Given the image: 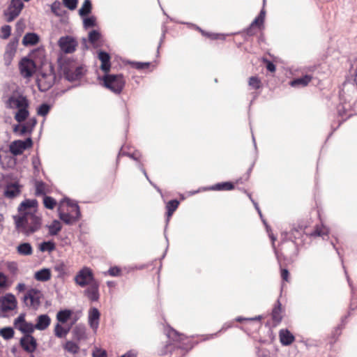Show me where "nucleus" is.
<instances>
[{
  "mask_svg": "<svg viewBox=\"0 0 357 357\" xmlns=\"http://www.w3.org/2000/svg\"><path fill=\"white\" fill-rule=\"evenodd\" d=\"M59 79L63 77L69 82H79L87 73L85 65H77L75 59L59 57L57 59Z\"/></svg>",
  "mask_w": 357,
  "mask_h": 357,
  "instance_id": "obj_1",
  "label": "nucleus"
},
{
  "mask_svg": "<svg viewBox=\"0 0 357 357\" xmlns=\"http://www.w3.org/2000/svg\"><path fill=\"white\" fill-rule=\"evenodd\" d=\"M15 229L26 236L38 231L42 226V218L36 214V210L33 212L26 211L22 215L13 216Z\"/></svg>",
  "mask_w": 357,
  "mask_h": 357,
  "instance_id": "obj_2",
  "label": "nucleus"
},
{
  "mask_svg": "<svg viewBox=\"0 0 357 357\" xmlns=\"http://www.w3.org/2000/svg\"><path fill=\"white\" fill-rule=\"evenodd\" d=\"M23 187L20 178L13 173L1 174L0 188L3 189V195L6 198L14 199L19 197Z\"/></svg>",
  "mask_w": 357,
  "mask_h": 357,
  "instance_id": "obj_3",
  "label": "nucleus"
},
{
  "mask_svg": "<svg viewBox=\"0 0 357 357\" xmlns=\"http://www.w3.org/2000/svg\"><path fill=\"white\" fill-rule=\"evenodd\" d=\"M26 313H20L17 318L14 319L13 326L20 331L23 336L20 339V344L23 345L24 342L29 339L31 344L36 345V337L32 335L34 332L33 324L26 321Z\"/></svg>",
  "mask_w": 357,
  "mask_h": 357,
  "instance_id": "obj_4",
  "label": "nucleus"
},
{
  "mask_svg": "<svg viewBox=\"0 0 357 357\" xmlns=\"http://www.w3.org/2000/svg\"><path fill=\"white\" fill-rule=\"evenodd\" d=\"M98 79L102 80V85L110 90L112 92L119 94L122 91L125 85V80L122 74L104 73L102 77H98Z\"/></svg>",
  "mask_w": 357,
  "mask_h": 357,
  "instance_id": "obj_5",
  "label": "nucleus"
},
{
  "mask_svg": "<svg viewBox=\"0 0 357 357\" xmlns=\"http://www.w3.org/2000/svg\"><path fill=\"white\" fill-rule=\"evenodd\" d=\"M5 107L8 109H17L29 102V99L18 89L13 90L8 96L2 97Z\"/></svg>",
  "mask_w": 357,
  "mask_h": 357,
  "instance_id": "obj_6",
  "label": "nucleus"
},
{
  "mask_svg": "<svg viewBox=\"0 0 357 357\" xmlns=\"http://www.w3.org/2000/svg\"><path fill=\"white\" fill-rule=\"evenodd\" d=\"M74 281L80 287H85L98 281L92 269L87 266L82 268L75 275Z\"/></svg>",
  "mask_w": 357,
  "mask_h": 357,
  "instance_id": "obj_7",
  "label": "nucleus"
},
{
  "mask_svg": "<svg viewBox=\"0 0 357 357\" xmlns=\"http://www.w3.org/2000/svg\"><path fill=\"white\" fill-rule=\"evenodd\" d=\"M40 69L36 61L32 60L29 55L23 56L19 62L20 74L24 78L31 77L33 74Z\"/></svg>",
  "mask_w": 357,
  "mask_h": 357,
  "instance_id": "obj_8",
  "label": "nucleus"
},
{
  "mask_svg": "<svg viewBox=\"0 0 357 357\" xmlns=\"http://www.w3.org/2000/svg\"><path fill=\"white\" fill-rule=\"evenodd\" d=\"M24 7L22 0H10L8 8L3 10V15L8 22L14 21L21 13Z\"/></svg>",
  "mask_w": 357,
  "mask_h": 357,
  "instance_id": "obj_9",
  "label": "nucleus"
},
{
  "mask_svg": "<svg viewBox=\"0 0 357 357\" xmlns=\"http://www.w3.org/2000/svg\"><path fill=\"white\" fill-rule=\"evenodd\" d=\"M58 45L62 52L72 54L76 50L78 43L75 37L66 35L59 39Z\"/></svg>",
  "mask_w": 357,
  "mask_h": 357,
  "instance_id": "obj_10",
  "label": "nucleus"
},
{
  "mask_svg": "<svg viewBox=\"0 0 357 357\" xmlns=\"http://www.w3.org/2000/svg\"><path fill=\"white\" fill-rule=\"evenodd\" d=\"M40 74L41 77H37L36 80V84L40 92H45L53 86L56 82V76L52 77L44 72H41Z\"/></svg>",
  "mask_w": 357,
  "mask_h": 357,
  "instance_id": "obj_11",
  "label": "nucleus"
},
{
  "mask_svg": "<svg viewBox=\"0 0 357 357\" xmlns=\"http://www.w3.org/2000/svg\"><path fill=\"white\" fill-rule=\"evenodd\" d=\"M32 60H35L38 66L41 69L47 63L45 50L43 45H40L32 50L28 54Z\"/></svg>",
  "mask_w": 357,
  "mask_h": 357,
  "instance_id": "obj_12",
  "label": "nucleus"
},
{
  "mask_svg": "<svg viewBox=\"0 0 357 357\" xmlns=\"http://www.w3.org/2000/svg\"><path fill=\"white\" fill-rule=\"evenodd\" d=\"M17 307V301L12 293H6L2 298L1 304V311H12Z\"/></svg>",
  "mask_w": 357,
  "mask_h": 357,
  "instance_id": "obj_13",
  "label": "nucleus"
},
{
  "mask_svg": "<svg viewBox=\"0 0 357 357\" xmlns=\"http://www.w3.org/2000/svg\"><path fill=\"white\" fill-rule=\"evenodd\" d=\"M97 58L101 63L100 69L104 73H109L112 66L110 54L103 50H98L97 51Z\"/></svg>",
  "mask_w": 357,
  "mask_h": 357,
  "instance_id": "obj_14",
  "label": "nucleus"
},
{
  "mask_svg": "<svg viewBox=\"0 0 357 357\" xmlns=\"http://www.w3.org/2000/svg\"><path fill=\"white\" fill-rule=\"evenodd\" d=\"M100 283L98 281L91 284L88 287L84 290V295L88 298L91 302H96L100 298Z\"/></svg>",
  "mask_w": 357,
  "mask_h": 357,
  "instance_id": "obj_15",
  "label": "nucleus"
},
{
  "mask_svg": "<svg viewBox=\"0 0 357 357\" xmlns=\"http://www.w3.org/2000/svg\"><path fill=\"white\" fill-rule=\"evenodd\" d=\"M88 41L94 49L102 45V34L98 29H91L88 32Z\"/></svg>",
  "mask_w": 357,
  "mask_h": 357,
  "instance_id": "obj_16",
  "label": "nucleus"
},
{
  "mask_svg": "<svg viewBox=\"0 0 357 357\" xmlns=\"http://www.w3.org/2000/svg\"><path fill=\"white\" fill-rule=\"evenodd\" d=\"M100 319V312L96 307H91L89 310L88 313V324L89 326L93 330L96 331L99 326Z\"/></svg>",
  "mask_w": 357,
  "mask_h": 357,
  "instance_id": "obj_17",
  "label": "nucleus"
},
{
  "mask_svg": "<svg viewBox=\"0 0 357 357\" xmlns=\"http://www.w3.org/2000/svg\"><path fill=\"white\" fill-rule=\"evenodd\" d=\"M58 215L61 221L67 225H73L79 221L82 218V212L77 211L75 215H71L69 213H65L60 209H58Z\"/></svg>",
  "mask_w": 357,
  "mask_h": 357,
  "instance_id": "obj_18",
  "label": "nucleus"
},
{
  "mask_svg": "<svg viewBox=\"0 0 357 357\" xmlns=\"http://www.w3.org/2000/svg\"><path fill=\"white\" fill-rule=\"evenodd\" d=\"M39 294H41L40 290L35 288H31L24 295L23 301L24 302H26L28 299H29L31 301V305L37 308L40 304V296Z\"/></svg>",
  "mask_w": 357,
  "mask_h": 357,
  "instance_id": "obj_19",
  "label": "nucleus"
},
{
  "mask_svg": "<svg viewBox=\"0 0 357 357\" xmlns=\"http://www.w3.org/2000/svg\"><path fill=\"white\" fill-rule=\"evenodd\" d=\"M50 324L51 318L48 314H40L36 319V324H33L34 330L44 331L48 328Z\"/></svg>",
  "mask_w": 357,
  "mask_h": 357,
  "instance_id": "obj_20",
  "label": "nucleus"
},
{
  "mask_svg": "<svg viewBox=\"0 0 357 357\" xmlns=\"http://www.w3.org/2000/svg\"><path fill=\"white\" fill-rule=\"evenodd\" d=\"M86 328L84 324H78L72 330V335L74 340L77 342L86 339Z\"/></svg>",
  "mask_w": 357,
  "mask_h": 357,
  "instance_id": "obj_21",
  "label": "nucleus"
},
{
  "mask_svg": "<svg viewBox=\"0 0 357 357\" xmlns=\"http://www.w3.org/2000/svg\"><path fill=\"white\" fill-rule=\"evenodd\" d=\"M29 102L26 105L17 109V111L14 114V119L18 123H22L26 120L30 116V112L29 110Z\"/></svg>",
  "mask_w": 357,
  "mask_h": 357,
  "instance_id": "obj_22",
  "label": "nucleus"
},
{
  "mask_svg": "<svg viewBox=\"0 0 357 357\" xmlns=\"http://www.w3.org/2000/svg\"><path fill=\"white\" fill-rule=\"evenodd\" d=\"M38 121L36 117H31L25 123H23L21 127L20 134L22 135H31L37 125Z\"/></svg>",
  "mask_w": 357,
  "mask_h": 357,
  "instance_id": "obj_23",
  "label": "nucleus"
},
{
  "mask_svg": "<svg viewBox=\"0 0 357 357\" xmlns=\"http://www.w3.org/2000/svg\"><path fill=\"white\" fill-rule=\"evenodd\" d=\"M40 42V36L35 32H27L22 38V43L25 47L37 45Z\"/></svg>",
  "mask_w": 357,
  "mask_h": 357,
  "instance_id": "obj_24",
  "label": "nucleus"
},
{
  "mask_svg": "<svg viewBox=\"0 0 357 357\" xmlns=\"http://www.w3.org/2000/svg\"><path fill=\"white\" fill-rule=\"evenodd\" d=\"M38 206V202L36 199H25L23 200L17 207V211L20 213V215L26 212L28 208H35L36 211V208Z\"/></svg>",
  "mask_w": 357,
  "mask_h": 357,
  "instance_id": "obj_25",
  "label": "nucleus"
},
{
  "mask_svg": "<svg viewBox=\"0 0 357 357\" xmlns=\"http://www.w3.org/2000/svg\"><path fill=\"white\" fill-rule=\"evenodd\" d=\"M73 313L74 312L71 309L63 308L59 310L56 315L57 322L64 324H66L68 321L71 319Z\"/></svg>",
  "mask_w": 357,
  "mask_h": 357,
  "instance_id": "obj_26",
  "label": "nucleus"
},
{
  "mask_svg": "<svg viewBox=\"0 0 357 357\" xmlns=\"http://www.w3.org/2000/svg\"><path fill=\"white\" fill-rule=\"evenodd\" d=\"M33 278L39 282H47L52 278L51 269L49 268H43L35 272Z\"/></svg>",
  "mask_w": 357,
  "mask_h": 357,
  "instance_id": "obj_27",
  "label": "nucleus"
},
{
  "mask_svg": "<svg viewBox=\"0 0 357 357\" xmlns=\"http://www.w3.org/2000/svg\"><path fill=\"white\" fill-rule=\"evenodd\" d=\"M22 139H15L9 145V151L14 156H18L23 153L24 148L22 146Z\"/></svg>",
  "mask_w": 357,
  "mask_h": 357,
  "instance_id": "obj_28",
  "label": "nucleus"
},
{
  "mask_svg": "<svg viewBox=\"0 0 357 357\" xmlns=\"http://www.w3.org/2000/svg\"><path fill=\"white\" fill-rule=\"evenodd\" d=\"M80 18L82 20L83 29L84 30H89L98 26L97 17L93 15H86Z\"/></svg>",
  "mask_w": 357,
  "mask_h": 357,
  "instance_id": "obj_29",
  "label": "nucleus"
},
{
  "mask_svg": "<svg viewBox=\"0 0 357 357\" xmlns=\"http://www.w3.org/2000/svg\"><path fill=\"white\" fill-rule=\"evenodd\" d=\"M45 227L48 229V235L54 236L59 234L62 229V225L61 222L56 219L52 220L51 224L46 225Z\"/></svg>",
  "mask_w": 357,
  "mask_h": 357,
  "instance_id": "obj_30",
  "label": "nucleus"
},
{
  "mask_svg": "<svg viewBox=\"0 0 357 357\" xmlns=\"http://www.w3.org/2000/svg\"><path fill=\"white\" fill-rule=\"evenodd\" d=\"M279 337L281 344L284 346L291 344L295 340L294 336L287 329L280 330Z\"/></svg>",
  "mask_w": 357,
  "mask_h": 357,
  "instance_id": "obj_31",
  "label": "nucleus"
},
{
  "mask_svg": "<svg viewBox=\"0 0 357 357\" xmlns=\"http://www.w3.org/2000/svg\"><path fill=\"white\" fill-rule=\"evenodd\" d=\"M17 252L22 256H29L33 253V248L30 243L22 242L17 246Z\"/></svg>",
  "mask_w": 357,
  "mask_h": 357,
  "instance_id": "obj_32",
  "label": "nucleus"
},
{
  "mask_svg": "<svg viewBox=\"0 0 357 357\" xmlns=\"http://www.w3.org/2000/svg\"><path fill=\"white\" fill-rule=\"evenodd\" d=\"M93 4L91 0H84L81 8L78 10L80 17L89 15L92 13Z\"/></svg>",
  "mask_w": 357,
  "mask_h": 357,
  "instance_id": "obj_33",
  "label": "nucleus"
},
{
  "mask_svg": "<svg viewBox=\"0 0 357 357\" xmlns=\"http://www.w3.org/2000/svg\"><path fill=\"white\" fill-rule=\"evenodd\" d=\"M63 324L57 322L54 328V335L58 338H64L69 333V327H66Z\"/></svg>",
  "mask_w": 357,
  "mask_h": 357,
  "instance_id": "obj_34",
  "label": "nucleus"
},
{
  "mask_svg": "<svg viewBox=\"0 0 357 357\" xmlns=\"http://www.w3.org/2000/svg\"><path fill=\"white\" fill-rule=\"evenodd\" d=\"M56 249V243L53 240L44 241L39 243L38 250L42 252H52Z\"/></svg>",
  "mask_w": 357,
  "mask_h": 357,
  "instance_id": "obj_35",
  "label": "nucleus"
},
{
  "mask_svg": "<svg viewBox=\"0 0 357 357\" xmlns=\"http://www.w3.org/2000/svg\"><path fill=\"white\" fill-rule=\"evenodd\" d=\"M51 11L56 17H63L67 14L66 10L61 8V3L59 1L56 0L50 5Z\"/></svg>",
  "mask_w": 357,
  "mask_h": 357,
  "instance_id": "obj_36",
  "label": "nucleus"
},
{
  "mask_svg": "<svg viewBox=\"0 0 357 357\" xmlns=\"http://www.w3.org/2000/svg\"><path fill=\"white\" fill-rule=\"evenodd\" d=\"M312 76L306 75L303 77H298L295 79L291 82V86H305L308 84V83L312 80Z\"/></svg>",
  "mask_w": 357,
  "mask_h": 357,
  "instance_id": "obj_37",
  "label": "nucleus"
},
{
  "mask_svg": "<svg viewBox=\"0 0 357 357\" xmlns=\"http://www.w3.org/2000/svg\"><path fill=\"white\" fill-rule=\"evenodd\" d=\"M47 194L46 184L43 181H36L35 183V195L37 197L45 196Z\"/></svg>",
  "mask_w": 357,
  "mask_h": 357,
  "instance_id": "obj_38",
  "label": "nucleus"
},
{
  "mask_svg": "<svg viewBox=\"0 0 357 357\" xmlns=\"http://www.w3.org/2000/svg\"><path fill=\"white\" fill-rule=\"evenodd\" d=\"M272 319L275 324H278L282 321L281 304L279 301H277V305L273 309Z\"/></svg>",
  "mask_w": 357,
  "mask_h": 357,
  "instance_id": "obj_39",
  "label": "nucleus"
},
{
  "mask_svg": "<svg viewBox=\"0 0 357 357\" xmlns=\"http://www.w3.org/2000/svg\"><path fill=\"white\" fill-rule=\"evenodd\" d=\"M178 205H179V202L176 199L170 200L167 203L166 208H167V221H169V218L172 215L174 212L176 210Z\"/></svg>",
  "mask_w": 357,
  "mask_h": 357,
  "instance_id": "obj_40",
  "label": "nucleus"
},
{
  "mask_svg": "<svg viewBox=\"0 0 357 357\" xmlns=\"http://www.w3.org/2000/svg\"><path fill=\"white\" fill-rule=\"evenodd\" d=\"M15 331L11 326H5L0 329V336L5 340H9L14 337Z\"/></svg>",
  "mask_w": 357,
  "mask_h": 357,
  "instance_id": "obj_41",
  "label": "nucleus"
},
{
  "mask_svg": "<svg viewBox=\"0 0 357 357\" xmlns=\"http://www.w3.org/2000/svg\"><path fill=\"white\" fill-rule=\"evenodd\" d=\"M63 349L70 354H76L79 351V346L72 340H68L63 345Z\"/></svg>",
  "mask_w": 357,
  "mask_h": 357,
  "instance_id": "obj_42",
  "label": "nucleus"
},
{
  "mask_svg": "<svg viewBox=\"0 0 357 357\" xmlns=\"http://www.w3.org/2000/svg\"><path fill=\"white\" fill-rule=\"evenodd\" d=\"M52 105L47 102H43L37 107V114L41 116H46L50 112Z\"/></svg>",
  "mask_w": 357,
  "mask_h": 357,
  "instance_id": "obj_43",
  "label": "nucleus"
},
{
  "mask_svg": "<svg viewBox=\"0 0 357 357\" xmlns=\"http://www.w3.org/2000/svg\"><path fill=\"white\" fill-rule=\"evenodd\" d=\"M155 68V65L151 62H137L135 61V69L139 70H145L151 72Z\"/></svg>",
  "mask_w": 357,
  "mask_h": 357,
  "instance_id": "obj_44",
  "label": "nucleus"
},
{
  "mask_svg": "<svg viewBox=\"0 0 357 357\" xmlns=\"http://www.w3.org/2000/svg\"><path fill=\"white\" fill-rule=\"evenodd\" d=\"M18 43V38L13 37L6 45L5 52L15 54Z\"/></svg>",
  "mask_w": 357,
  "mask_h": 357,
  "instance_id": "obj_45",
  "label": "nucleus"
},
{
  "mask_svg": "<svg viewBox=\"0 0 357 357\" xmlns=\"http://www.w3.org/2000/svg\"><path fill=\"white\" fill-rule=\"evenodd\" d=\"M266 15V11L263 8L259 15L253 20V22L250 24L252 26H255L256 28L260 29L261 26H263L264 22Z\"/></svg>",
  "mask_w": 357,
  "mask_h": 357,
  "instance_id": "obj_46",
  "label": "nucleus"
},
{
  "mask_svg": "<svg viewBox=\"0 0 357 357\" xmlns=\"http://www.w3.org/2000/svg\"><path fill=\"white\" fill-rule=\"evenodd\" d=\"M56 204V200L54 197L46 195L43 197V204L45 208L52 210L54 208Z\"/></svg>",
  "mask_w": 357,
  "mask_h": 357,
  "instance_id": "obj_47",
  "label": "nucleus"
},
{
  "mask_svg": "<svg viewBox=\"0 0 357 357\" xmlns=\"http://www.w3.org/2000/svg\"><path fill=\"white\" fill-rule=\"evenodd\" d=\"M234 188V186L231 182H224L215 184L212 187L215 190H231Z\"/></svg>",
  "mask_w": 357,
  "mask_h": 357,
  "instance_id": "obj_48",
  "label": "nucleus"
},
{
  "mask_svg": "<svg viewBox=\"0 0 357 357\" xmlns=\"http://www.w3.org/2000/svg\"><path fill=\"white\" fill-rule=\"evenodd\" d=\"M63 201L66 203L68 206L73 208V211L75 212V214H77V211H81L80 207L77 201L68 197H64Z\"/></svg>",
  "mask_w": 357,
  "mask_h": 357,
  "instance_id": "obj_49",
  "label": "nucleus"
},
{
  "mask_svg": "<svg viewBox=\"0 0 357 357\" xmlns=\"http://www.w3.org/2000/svg\"><path fill=\"white\" fill-rule=\"evenodd\" d=\"M23 345L20 344V346L22 348V349L29 354L33 353L37 347H38V342L37 340L36 339V345L33 347V344H31L29 339H27L24 342Z\"/></svg>",
  "mask_w": 357,
  "mask_h": 357,
  "instance_id": "obj_50",
  "label": "nucleus"
},
{
  "mask_svg": "<svg viewBox=\"0 0 357 357\" xmlns=\"http://www.w3.org/2000/svg\"><path fill=\"white\" fill-rule=\"evenodd\" d=\"M31 163L33 168V174L38 176L40 172V166L41 165L40 160L38 155L33 156Z\"/></svg>",
  "mask_w": 357,
  "mask_h": 357,
  "instance_id": "obj_51",
  "label": "nucleus"
},
{
  "mask_svg": "<svg viewBox=\"0 0 357 357\" xmlns=\"http://www.w3.org/2000/svg\"><path fill=\"white\" fill-rule=\"evenodd\" d=\"M12 28L8 24H5L1 27L0 38L1 39H8L11 34Z\"/></svg>",
  "mask_w": 357,
  "mask_h": 357,
  "instance_id": "obj_52",
  "label": "nucleus"
},
{
  "mask_svg": "<svg viewBox=\"0 0 357 357\" xmlns=\"http://www.w3.org/2000/svg\"><path fill=\"white\" fill-rule=\"evenodd\" d=\"M121 273V268L118 266H111L106 272H104V275H109L112 277H118Z\"/></svg>",
  "mask_w": 357,
  "mask_h": 357,
  "instance_id": "obj_53",
  "label": "nucleus"
},
{
  "mask_svg": "<svg viewBox=\"0 0 357 357\" xmlns=\"http://www.w3.org/2000/svg\"><path fill=\"white\" fill-rule=\"evenodd\" d=\"M6 266L7 270L10 272V273L13 275H16L18 271V265L17 263L15 261H7L6 264Z\"/></svg>",
  "mask_w": 357,
  "mask_h": 357,
  "instance_id": "obj_54",
  "label": "nucleus"
},
{
  "mask_svg": "<svg viewBox=\"0 0 357 357\" xmlns=\"http://www.w3.org/2000/svg\"><path fill=\"white\" fill-rule=\"evenodd\" d=\"M65 267L66 265L63 261H59L54 265V271L59 273L57 278H63L66 275Z\"/></svg>",
  "mask_w": 357,
  "mask_h": 357,
  "instance_id": "obj_55",
  "label": "nucleus"
},
{
  "mask_svg": "<svg viewBox=\"0 0 357 357\" xmlns=\"http://www.w3.org/2000/svg\"><path fill=\"white\" fill-rule=\"evenodd\" d=\"M25 29V24L22 20H18L15 24V36L17 37L18 39L22 36L24 30Z\"/></svg>",
  "mask_w": 357,
  "mask_h": 357,
  "instance_id": "obj_56",
  "label": "nucleus"
},
{
  "mask_svg": "<svg viewBox=\"0 0 357 357\" xmlns=\"http://www.w3.org/2000/svg\"><path fill=\"white\" fill-rule=\"evenodd\" d=\"M11 284L7 276L3 273L0 272V288L7 289Z\"/></svg>",
  "mask_w": 357,
  "mask_h": 357,
  "instance_id": "obj_57",
  "label": "nucleus"
},
{
  "mask_svg": "<svg viewBox=\"0 0 357 357\" xmlns=\"http://www.w3.org/2000/svg\"><path fill=\"white\" fill-rule=\"evenodd\" d=\"M62 3L68 9L74 10L77 6L78 0H62Z\"/></svg>",
  "mask_w": 357,
  "mask_h": 357,
  "instance_id": "obj_58",
  "label": "nucleus"
},
{
  "mask_svg": "<svg viewBox=\"0 0 357 357\" xmlns=\"http://www.w3.org/2000/svg\"><path fill=\"white\" fill-rule=\"evenodd\" d=\"M248 84L255 89H259L261 87V80L256 76L250 77Z\"/></svg>",
  "mask_w": 357,
  "mask_h": 357,
  "instance_id": "obj_59",
  "label": "nucleus"
},
{
  "mask_svg": "<svg viewBox=\"0 0 357 357\" xmlns=\"http://www.w3.org/2000/svg\"><path fill=\"white\" fill-rule=\"evenodd\" d=\"M124 149H125V146L123 145L119 151L117 158H116L117 164L119 163V158L121 156H128L132 160H134V152H127L124 150Z\"/></svg>",
  "mask_w": 357,
  "mask_h": 357,
  "instance_id": "obj_60",
  "label": "nucleus"
},
{
  "mask_svg": "<svg viewBox=\"0 0 357 357\" xmlns=\"http://www.w3.org/2000/svg\"><path fill=\"white\" fill-rule=\"evenodd\" d=\"M93 357H107L106 350L101 348H96L92 353Z\"/></svg>",
  "mask_w": 357,
  "mask_h": 357,
  "instance_id": "obj_61",
  "label": "nucleus"
},
{
  "mask_svg": "<svg viewBox=\"0 0 357 357\" xmlns=\"http://www.w3.org/2000/svg\"><path fill=\"white\" fill-rule=\"evenodd\" d=\"M22 146L24 148V151L31 149L33 145L32 137L29 135L24 140H22Z\"/></svg>",
  "mask_w": 357,
  "mask_h": 357,
  "instance_id": "obj_62",
  "label": "nucleus"
},
{
  "mask_svg": "<svg viewBox=\"0 0 357 357\" xmlns=\"http://www.w3.org/2000/svg\"><path fill=\"white\" fill-rule=\"evenodd\" d=\"M15 55V54L4 52L3 60H4L5 66H9L11 64V62H12Z\"/></svg>",
  "mask_w": 357,
  "mask_h": 357,
  "instance_id": "obj_63",
  "label": "nucleus"
},
{
  "mask_svg": "<svg viewBox=\"0 0 357 357\" xmlns=\"http://www.w3.org/2000/svg\"><path fill=\"white\" fill-rule=\"evenodd\" d=\"M245 32L246 33V35L249 36H252L254 35H255L257 33V28L254 26H252L251 24L249 26V27H248L245 30Z\"/></svg>",
  "mask_w": 357,
  "mask_h": 357,
  "instance_id": "obj_64",
  "label": "nucleus"
}]
</instances>
